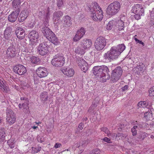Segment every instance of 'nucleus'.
I'll use <instances>...</instances> for the list:
<instances>
[{
	"label": "nucleus",
	"instance_id": "1",
	"mask_svg": "<svg viewBox=\"0 0 154 154\" xmlns=\"http://www.w3.org/2000/svg\"><path fill=\"white\" fill-rule=\"evenodd\" d=\"M92 7L88 6V9L91 12V17L93 20L95 21L101 20L103 17V11L97 3H95Z\"/></svg>",
	"mask_w": 154,
	"mask_h": 154
},
{
	"label": "nucleus",
	"instance_id": "2",
	"mask_svg": "<svg viewBox=\"0 0 154 154\" xmlns=\"http://www.w3.org/2000/svg\"><path fill=\"white\" fill-rule=\"evenodd\" d=\"M44 35L54 45H57L59 44L58 39L54 33L48 27L44 26L42 29Z\"/></svg>",
	"mask_w": 154,
	"mask_h": 154
},
{
	"label": "nucleus",
	"instance_id": "3",
	"mask_svg": "<svg viewBox=\"0 0 154 154\" xmlns=\"http://www.w3.org/2000/svg\"><path fill=\"white\" fill-rule=\"evenodd\" d=\"M121 5L118 1H115L109 4L106 8L107 14L113 16L117 14L120 10Z\"/></svg>",
	"mask_w": 154,
	"mask_h": 154
},
{
	"label": "nucleus",
	"instance_id": "4",
	"mask_svg": "<svg viewBox=\"0 0 154 154\" xmlns=\"http://www.w3.org/2000/svg\"><path fill=\"white\" fill-rule=\"evenodd\" d=\"M65 60V58L63 55L62 54H58L53 57L51 63L55 67H61L64 65Z\"/></svg>",
	"mask_w": 154,
	"mask_h": 154
},
{
	"label": "nucleus",
	"instance_id": "5",
	"mask_svg": "<svg viewBox=\"0 0 154 154\" xmlns=\"http://www.w3.org/2000/svg\"><path fill=\"white\" fill-rule=\"evenodd\" d=\"M116 49L115 47H112L110 50L104 55V59L110 61L117 58L120 55V52H119V51Z\"/></svg>",
	"mask_w": 154,
	"mask_h": 154
},
{
	"label": "nucleus",
	"instance_id": "6",
	"mask_svg": "<svg viewBox=\"0 0 154 154\" xmlns=\"http://www.w3.org/2000/svg\"><path fill=\"white\" fill-rule=\"evenodd\" d=\"M94 74L97 76H100V78L101 76L104 75V72H107L109 71L108 67L105 65L102 66H97L94 67L92 70Z\"/></svg>",
	"mask_w": 154,
	"mask_h": 154
},
{
	"label": "nucleus",
	"instance_id": "7",
	"mask_svg": "<svg viewBox=\"0 0 154 154\" xmlns=\"http://www.w3.org/2000/svg\"><path fill=\"white\" fill-rule=\"evenodd\" d=\"M132 12L135 14L134 15V18L138 20L140 19L141 16L144 14V10L142 5L137 4L133 7Z\"/></svg>",
	"mask_w": 154,
	"mask_h": 154
},
{
	"label": "nucleus",
	"instance_id": "8",
	"mask_svg": "<svg viewBox=\"0 0 154 154\" xmlns=\"http://www.w3.org/2000/svg\"><path fill=\"white\" fill-rule=\"evenodd\" d=\"M123 71L120 66H118L112 72L111 76V80L113 82L117 81L120 78Z\"/></svg>",
	"mask_w": 154,
	"mask_h": 154
},
{
	"label": "nucleus",
	"instance_id": "9",
	"mask_svg": "<svg viewBox=\"0 0 154 154\" xmlns=\"http://www.w3.org/2000/svg\"><path fill=\"white\" fill-rule=\"evenodd\" d=\"M106 39L103 37H99L97 38L94 43L96 49L98 51L102 50L106 45Z\"/></svg>",
	"mask_w": 154,
	"mask_h": 154
},
{
	"label": "nucleus",
	"instance_id": "10",
	"mask_svg": "<svg viewBox=\"0 0 154 154\" xmlns=\"http://www.w3.org/2000/svg\"><path fill=\"white\" fill-rule=\"evenodd\" d=\"M49 48L47 42H44L40 44L38 47V51L39 54L44 56L48 52Z\"/></svg>",
	"mask_w": 154,
	"mask_h": 154
},
{
	"label": "nucleus",
	"instance_id": "11",
	"mask_svg": "<svg viewBox=\"0 0 154 154\" xmlns=\"http://www.w3.org/2000/svg\"><path fill=\"white\" fill-rule=\"evenodd\" d=\"M18 48L13 44H11L8 48L6 51V55L8 59L15 57L18 52Z\"/></svg>",
	"mask_w": 154,
	"mask_h": 154
},
{
	"label": "nucleus",
	"instance_id": "12",
	"mask_svg": "<svg viewBox=\"0 0 154 154\" xmlns=\"http://www.w3.org/2000/svg\"><path fill=\"white\" fill-rule=\"evenodd\" d=\"M6 120L10 125L14 123L16 121V117L13 112L10 109H7L6 111Z\"/></svg>",
	"mask_w": 154,
	"mask_h": 154
},
{
	"label": "nucleus",
	"instance_id": "13",
	"mask_svg": "<svg viewBox=\"0 0 154 154\" xmlns=\"http://www.w3.org/2000/svg\"><path fill=\"white\" fill-rule=\"evenodd\" d=\"M13 70L15 73L20 75H24L26 72V69L23 65L19 64L15 66Z\"/></svg>",
	"mask_w": 154,
	"mask_h": 154
},
{
	"label": "nucleus",
	"instance_id": "14",
	"mask_svg": "<svg viewBox=\"0 0 154 154\" xmlns=\"http://www.w3.org/2000/svg\"><path fill=\"white\" fill-rule=\"evenodd\" d=\"M14 9V11L12 12L8 17L9 21L12 23H13L16 20L20 11V9Z\"/></svg>",
	"mask_w": 154,
	"mask_h": 154
},
{
	"label": "nucleus",
	"instance_id": "15",
	"mask_svg": "<svg viewBox=\"0 0 154 154\" xmlns=\"http://www.w3.org/2000/svg\"><path fill=\"white\" fill-rule=\"evenodd\" d=\"M28 36L31 43L33 45H35L38 38L39 35L37 31L33 30L29 33Z\"/></svg>",
	"mask_w": 154,
	"mask_h": 154
},
{
	"label": "nucleus",
	"instance_id": "16",
	"mask_svg": "<svg viewBox=\"0 0 154 154\" xmlns=\"http://www.w3.org/2000/svg\"><path fill=\"white\" fill-rule=\"evenodd\" d=\"M77 62L81 70L84 72H85L88 70V64L83 59L80 58H78Z\"/></svg>",
	"mask_w": 154,
	"mask_h": 154
},
{
	"label": "nucleus",
	"instance_id": "17",
	"mask_svg": "<svg viewBox=\"0 0 154 154\" xmlns=\"http://www.w3.org/2000/svg\"><path fill=\"white\" fill-rule=\"evenodd\" d=\"M85 29L82 27L77 32L76 34L73 38L74 42H76L79 41L85 35Z\"/></svg>",
	"mask_w": 154,
	"mask_h": 154
},
{
	"label": "nucleus",
	"instance_id": "18",
	"mask_svg": "<svg viewBox=\"0 0 154 154\" xmlns=\"http://www.w3.org/2000/svg\"><path fill=\"white\" fill-rule=\"evenodd\" d=\"M28 10L26 8L24 9L19 15L18 18V21L20 22H23L28 17Z\"/></svg>",
	"mask_w": 154,
	"mask_h": 154
},
{
	"label": "nucleus",
	"instance_id": "19",
	"mask_svg": "<svg viewBox=\"0 0 154 154\" xmlns=\"http://www.w3.org/2000/svg\"><path fill=\"white\" fill-rule=\"evenodd\" d=\"M61 70L64 75L69 77H71L74 74V71L73 69L64 67L61 69Z\"/></svg>",
	"mask_w": 154,
	"mask_h": 154
},
{
	"label": "nucleus",
	"instance_id": "20",
	"mask_svg": "<svg viewBox=\"0 0 154 154\" xmlns=\"http://www.w3.org/2000/svg\"><path fill=\"white\" fill-rule=\"evenodd\" d=\"M37 74L41 78L45 77L48 74L47 69L45 67H41L38 68L37 70Z\"/></svg>",
	"mask_w": 154,
	"mask_h": 154
},
{
	"label": "nucleus",
	"instance_id": "21",
	"mask_svg": "<svg viewBox=\"0 0 154 154\" xmlns=\"http://www.w3.org/2000/svg\"><path fill=\"white\" fill-rule=\"evenodd\" d=\"M15 33L17 37L22 39L23 38L25 35V31L22 28L18 27H17L15 30Z\"/></svg>",
	"mask_w": 154,
	"mask_h": 154
},
{
	"label": "nucleus",
	"instance_id": "22",
	"mask_svg": "<svg viewBox=\"0 0 154 154\" xmlns=\"http://www.w3.org/2000/svg\"><path fill=\"white\" fill-rule=\"evenodd\" d=\"M83 47L85 49L89 48L92 45L91 40L88 39H84L81 42Z\"/></svg>",
	"mask_w": 154,
	"mask_h": 154
},
{
	"label": "nucleus",
	"instance_id": "23",
	"mask_svg": "<svg viewBox=\"0 0 154 154\" xmlns=\"http://www.w3.org/2000/svg\"><path fill=\"white\" fill-rule=\"evenodd\" d=\"M64 21V26L65 27H70L72 25L71 22L70 17L68 15L64 16L63 18Z\"/></svg>",
	"mask_w": 154,
	"mask_h": 154
},
{
	"label": "nucleus",
	"instance_id": "24",
	"mask_svg": "<svg viewBox=\"0 0 154 154\" xmlns=\"http://www.w3.org/2000/svg\"><path fill=\"white\" fill-rule=\"evenodd\" d=\"M148 134L147 133L141 131L139 133V134L137 137V140H144L145 138L147 137Z\"/></svg>",
	"mask_w": 154,
	"mask_h": 154
},
{
	"label": "nucleus",
	"instance_id": "25",
	"mask_svg": "<svg viewBox=\"0 0 154 154\" xmlns=\"http://www.w3.org/2000/svg\"><path fill=\"white\" fill-rule=\"evenodd\" d=\"M63 15V13L61 11L55 12L53 14V19L54 20V21L56 22V20L57 19L61 17Z\"/></svg>",
	"mask_w": 154,
	"mask_h": 154
},
{
	"label": "nucleus",
	"instance_id": "26",
	"mask_svg": "<svg viewBox=\"0 0 154 154\" xmlns=\"http://www.w3.org/2000/svg\"><path fill=\"white\" fill-rule=\"evenodd\" d=\"M20 3V0H13L12 6L14 9H20L19 6Z\"/></svg>",
	"mask_w": 154,
	"mask_h": 154
},
{
	"label": "nucleus",
	"instance_id": "27",
	"mask_svg": "<svg viewBox=\"0 0 154 154\" xmlns=\"http://www.w3.org/2000/svg\"><path fill=\"white\" fill-rule=\"evenodd\" d=\"M116 25V22L115 21L112 20L109 22L106 28L108 30H110Z\"/></svg>",
	"mask_w": 154,
	"mask_h": 154
},
{
	"label": "nucleus",
	"instance_id": "28",
	"mask_svg": "<svg viewBox=\"0 0 154 154\" xmlns=\"http://www.w3.org/2000/svg\"><path fill=\"white\" fill-rule=\"evenodd\" d=\"M35 45H33L31 43V42H30V43L28 45V47L25 49V51L27 53H31L33 51V46Z\"/></svg>",
	"mask_w": 154,
	"mask_h": 154
},
{
	"label": "nucleus",
	"instance_id": "29",
	"mask_svg": "<svg viewBox=\"0 0 154 154\" xmlns=\"http://www.w3.org/2000/svg\"><path fill=\"white\" fill-rule=\"evenodd\" d=\"M75 52L79 54L82 55L85 53L84 50L82 46H78L75 49Z\"/></svg>",
	"mask_w": 154,
	"mask_h": 154
},
{
	"label": "nucleus",
	"instance_id": "30",
	"mask_svg": "<svg viewBox=\"0 0 154 154\" xmlns=\"http://www.w3.org/2000/svg\"><path fill=\"white\" fill-rule=\"evenodd\" d=\"M116 48V50H118L120 52L119 54L123 52L125 48V46L123 44L118 45Z\"/></svg>",
	"mask_w": 154,
	"mask_h": 154
},
{
	"label": "nucleus",
	"instance_id": "31",
	"mask_svg": "<svg viewBox=\"0 0 154 154\" xmlns=\"http://www.w3.org/2000/svg\"><path fill=\"white\" fill-rule=\"evenodd\" d=\"M109 71L107 72H104L105 75L103 76H101L100 77V79L103 82H105L107 79H109L110 78V75L108 74V72Z\"/></svg>",
	"mask_w": 154,
	"mask_h": 154
},
{
	"label": "nucleus",
	"instance_id": "32",
	"mask_svg": "<svg viewBox=\"0 0 154 154\" xmlns=\"http://www.w3.org/2000/svg\"><path fill=\"white\" fill-rule=\"evenodd\" d=\"M127 136L128 134L126 133H119L116 134V137L119 138V139H125Z\"/></svg>",
	"mask_w": 154,
	"mask_h": 154
},
{
	"label": "nucleus",
	"instance_id": "33",
	"mask_svg": "<svg viewBox=\"0 0 154 154\" xmlns=\"http://www.w3.org/2000/svg\"><path fill=\"white\" fill-rule=\"evenodd\" d=\"M40 98L41 100L43 101L47 100L48 98V93L46 92H42L40 95Z\"/></svg>",
	"mask_w": 154,
	"mask_h": 154
},
{
	"label": "nucleus",
	"instance_id": "34",
	"mask_svg": "<svg viewBox=\"0 0 154 154\" xmlns=\"http://www.w3.org/2000/svg\"><path fill=\"white\" fill-rule=\"evenodd\" d=\"M31 63L33 64H36L39 63L40 60L39 58L34 56H32L30 58Z\"/></svg>",
	"mask_w": 154,
	"mask_h": 154
},
{
	"label": "nucleus",
	"instance_id": "35",
	"mask_svg": "<svg viewBox=\"0 0 154 154\" xmlns=\"http://www.w3.org/2000/svg\"><path fill=\"white\" fill-rule=\"evenodd\" d=\"M148 106V104L145 101H140L137 104L138 107L140 108L146 107Z\"/></svg>",
	"mask_w": 154,
	"mask_h": 154
},
{
	"label": "nucleus",
	"instance_id": "36",
	"mask_svg": "<svg viewBox=\"0 0 154 154\" xmlns=\"http://www.w3.org/2000/svg\"><path fill=\"white\" fill-rule=\"evenodd\" d=\"M144 117L146 120H151L152 119V114L150 112H146L144 114Z\"/></svg>",
	"mask_w": 154,
	"mask_h": 154
},
{
	"label": "nucleus",
	"instance_id": "37",
	"mask_svg": "<svg viewBox=\"0 0 154 154\" xmlns=\"http://www.w3.org/2000/svg\"><path fill=\"white\" fill-rule=\"evenodd\" d=\"M144 65L143 63H140L139 65L136 67V70L137 71L140 72L143 70Z\"/></svg>",
	"mask_w": 154,
	"mask_h": 154
},
{
	"label": "nucleus",
	"instance_id": "38",
	"mask_svg": "<svg viewBox=\"0 0 154 154\" xmlns=\"http://www.w3.org/2000/svg\"><path fill=\"white\" fill-rule=\"evenodd\" d=\"M65 0H57V6L59 9L61 8L64 5Z\"/></svg>",
	"mask_w": 154,
	"mask_h": 154
},
{
	"label": "nucleus",
	"instance_id": "39",
	"mask_svg": "<svg viewBox=\"0 0 154 154\" xmlns=\"http://www.w3.org/2000/svg\"><path fill=\"white\" fill-rule=\"evenodd\" d=\"M7 143L11 148H13L14 147L15 142L13 140L10 139L8 140L7 141Z\"/></svg>",
	"mask_w": 154,
	"mask_h": 154
},
{
	"label": "nucleus",
	"instance_id": "40",
	"mask_svg": "<svg viewBox=\"0 0 154 154\" xmlns=\"http://www.w3.org/2000/svg\"><path fill=\"white\" fill-rule=\"evenodd\" d=\"M12 30L11 27L9 26L7 27L5 31L4 35H10L11 33Z\"/></svg>",
	"mask_w": 154,
	"mask_h": 154
},
{
	"label": "nucleus",
	"instance_id": "41",
	"mask_svg": "<svg viewBox=\"0 0 154 154\" xmlns=\"http://www.w3.org/2000/svg\"><path fill=\"white\" fill-rule=\"evenodd\" d=\"M138 126L137 125L134 126L131 129V132L132 133V135L133 136H136L137 134V129L138 128Z\"/></svg>",
	"mask_w": 154,
	"mask_h": 154
},
{
	"label": "nucleus",
	"instance_id": "42",
	"mask_svg": "<svg viewBox=\"0 0 154 154\" xmlns=\"http://www.w3.org/2000/svg\"><path fill=\"white\" fill-rule=\"evenodd\" d=\"M101 151L98 148L95 149L91 151L90 154H100Z\"/></svg>",
	"mask_w": 154,
	"mask_h": 154
},
{
	"label": "nucleus",
	"instance_id": "43",
	"mask_svg": "<svg viewBox=\"0 0 154 154\" xmlns=\"http://www.w3.org/2000/svg\"><path fill=\"white\" fill-rule=\"evenodd\" d=\"M32 152L33 153H37L40 151L41 149V146H38L37 147H32Z\"/></svg>",
	"mask_w": 154,
	"mask_h": 154
},
{
	"label": "nucleus",
	"instance_id": "44",
	"mask_svg": "<svg viewBox=\"0 0 154 154\" xmlns=\"http://www.w3.org/2000/svg\"><path fill=\"white\" fill-rule=\"evenodd\" d=\"M124 22L123 21L121 22L119 20L118 23L119 29L121 30L123 29L124 28Z\"/></svg>",
	"mask_w": 154,
	"mask_h": 154
},
{
	"label": "nucleus",
	"instance_id": "45",
	"mask_svg": "<svg viewBox=\"0 0 154 154\" xmlns=\"http://www.w3.org/2000/svg\"><path fill=\"white\" fill-rule=\"evenodd\" d=\"M120 20L119 21H120L121 22L123 21L124 22L126 19V17L124 14H121L120 16Z\"/></svg>",
	"mask_w": 154,
	"mask_h": 154
},
{
	"label": "nucleus",
	"instance_id": "46",
	"mask_svg": "<svg viewBox=\"0 0 154 154\" xmlns=\"http://www.w3.org/2000/svg\"><path fill=\"white\" fill-rule=\"evenodd\" d=\"M149 93L150 96H154V86L150 88Z\"/></svg>",
	"mask_w": 154,
	"mask_h": 154
},
{
	"label": "nucleus",
	"instance_id": "47",
	"mask_svg": "<svg viewBox=\"0 0 154 154\" xmlns=\"http://www.w3.org/2000/svg\"><path fill=\"white\" fill-rule=\"evenodd\" d=\"M0 136H6L5 133V130L4 128H1L0 129Z\"/></svg>",
	"mask_w": 154,
	"mask_h": 154
},
{
	"label": "nucleus",
	"instance_id": "48",
	"mask_svg": "<svg viewBox=\"0 0 154 154\" xmlns=\"http://www.w3.org/2000/svg\"><path fill=\"white\" fill-rule=\"evenodd\" d=\"M23 108L24 109H27L28 108V104L27 101L26 102L23 103L22 104Z\"/></svg>",
	"mask_w": 154,
	"mask_h": 154
},
{
	"label": "nucleus",
	"instance_id": "49",
	"mask_svg": "<svg viewBox=\"0 0 154 154\" xmlns=\"http://www.w3.org/2000/svg\"><path fill=\"white\" fill-rule=\"evenodd\" d=\"M3 87L1 88V90L2 91L5 93H7L8 91V88L7 87L3 86Z\"/></svg>",
	"mask_w": 154,
	"mask_h": 154
},
{
	"label": "nucleus",
	"instance_id": "50",
	"mask_svg": "<svg viewBox=\"0 0 154 154\" xmlns=\"http://www.w3.org/2000/svg\"><path fill=\"white\" fill-rule=\"evenodd\" d=\"M37 140L38 142L42 143L44 141V138L42 137L38 136L37 137Z\"/></svg>",
	"mask_w": 154,
	"mask_h": 154
},
{
	"label": "nucleus",
	"instance_id": "51",
	"mask_svg": "<svg viewBox=\"0 0 154 154\" xmlns=\"http://www.w3.org/2000/svg\"><path fill=\"white\" fill-rule=\"evenodd\" d=\"M101 130L105 132L106 134L109 132L108 129L106 127H102L101 128Z\"/></svg>",
	"mask_w": 154,
	"mask_h": 154
},
{
	"label": "nucleus",
	"instance_id": "52",
	"mask_svg": "<svg viewBox=\"0 0 154 154\" xmlns=\"http://www.w3.org/2000/svg\"><path fill=\"white\" fill-rule=\"evenodd\" d=\"M103 141L108 143H112L110 140V139L108 138L105 137L103 139Z\"/></svg>",
	"mask_w": 154,
	"mask_h": 154
},
{
	"label": "nucleus",
	"instance_id": "53",
	"mask_svg": "<svg viewBox=\"0 0 154 154\" xmlns=\"http://www.w3.org/2000/svg\"><path fill=\"white\" fill-rule=\"evenodd\" d=\"M84 126V124L82 123H80L79 125L78 128L80 130H82Z\"/></svg>",
	"mask_w": 154,
	"mask_h": 154
},
{
	"label": "nucleus",
	"instance_id": "54",
	"mask_svg": "<svg viewBox=\"0 0 154 154\" xmlns=\"http://www.w3.org/2000/svg\"><path fill=\"white\" fill-rule=\"evenodd\" d=\"M150 11V17H152V19H154V8L151 11Z\"/></svg>",
	"mask_w": 154,
	"mask_h": 154
},
{
	"label": "nucleus",
	"instance_id": "55",
	"mask_svg": "<svg viewBox=\"0 0 154 154\" xmlns=\"http://www.w3.org/2000/svg\"><path fill=\"white\" fill-rule=\"evenodd\" d=\"M45 13V11H40L38 13V16L40 17H42L43 14Z\"/></svg>",
	"mask_w": 154,
	"mask_h": 154
},
{
	"label": "nucleus",
	"instance_id": "56",
	"mask_svg": "<svg viewBox=\"0 0 154 154\" xmlns=\"http://www.w3.org/2000/svg\"><path fill=\"white\" fill-rule=\"evenodd\" d=\"M128 88V85H125L121 88V90L122 91H125L127 90Z\"/></svg>",
	"mask_w": 154,
	"mask_h": 154
},
{
	"label": "nucleus",
	"instance_id": "57",
	"mask_svg": "<svg viewBox=\"0 0 154 154\" xmlns=\"http://www.w3.org/2000/svg\"><path fill=\"white\" fill-rule=\"evenodd\" d=\"M5 136H0V142L1 143L5 141Z\"/></svg>",
	"mask_w": 154,
	"mask_h": 154
},
{
	"label": "nucleus",
	"instance_id": "58",
	"mask_svg": "<svg viewBox=\"0 0 154 154\" xmlns=\"http://www.w3.org/2000/svg\"><path fill=\"white\" fill-rule=\"evenodd\" d=\"M95 104H93L91 105V106L89 108V109L88 111L89 112H91V109L92 110L93 109H94V107L95 106Z\"/></svg>",
	"mask_w": 154,
	"mask_h": 154
},
{
	"label": "nucleus",
	"instance_id": "59",
	"mask_svg": "<svg viewBox=\"0 0 154 154\" xmlns=\"http://www.w3.org/2000/svg\"><path fill=\"white\" fill-rule=\"evenodd\" d=\"M91 134V131L90 130H88L86 131V134L88 136H89Z\"/></svg>",
	"mask_w": 154,
	"mask_h": 154
},
{
	"label": "nucleus",
	"instance_id": "60",
	"mask_svg": "<svg viewBox=\"0 0 154 154\" xmlns=\"http://www.w3.org/2000/svg\"><path fill=\"white\" fill-rule=\"evenodd\" d=\"M61 146L60 143H57L54 146L55 148H57L58 147H60Z\"/></svg>",
	"mask_w": 154,
	"mask_h": 154
},
{
	"label": "nucleus",
	"instance_id": "61",
	"mask_svg": "<svg viewBox=\"0 0 154 154\" xmlns=\"http://www.w3.org/2000/svg\"><path fill=\"white\" fill-rule=\"evenodd\" d=\"M143 123H140L138 124H137V125L138 126V127L140 128H144L143 124Z\"/></svg>",
	"mask_w": 154,
	"mask_h": 154
},
{
	"label": "nucleus",
	"instance_id": "62",
	"mask_svg": "<svg viewBox=\"0 0 154 154\" xmlns=\"http://www.w3.org/2000/svg\"><path fill=\"white\" fill-rule=\"evenodd\" d=\"M106 134H107V136L109 137H111L112 136V134H114V133H111L109 132H109L106 133Z\"/></svg>",
	"mask_w": 154,
	"mask_h": 154
},
{
	"label": "nucleus",
	"instance_id": "63",
	"mask_svg": "<svg viewBox=\"0 0 154 154\" xmlns=\"http://www.w3.org/2000/svg\"><path fill=\"white\" fill-rule=\"evenodd\" d=\"M80 132V130L78 128L75 130V133L76 134H78Z\"/></svg>",
	"mask_w": 154,
	"mask_h": 154
},
{
	"label": "nucleus",
	"instance_id": "64",
	"mask_svg": "<svg viewBox=\"0 0 154 154\" xmlns=\"http://www.w3.org/2000/svg\"><path fill=\"white\" fill-rule=\"evenodd\" d=\"M35 25V23L34 21H33V23H32L30 24L29 26L31 28H32Z\"/></svg>",
	"mask_w": 154,
	"mask_h": 154
}]
</instances>
